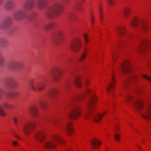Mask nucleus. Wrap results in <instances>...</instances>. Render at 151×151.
Wrapping results in <instances>:
<instances>
[{"instance_id":"15","label":"nucleus","mask_w":151,"mask_h":151,"mask_svg":"<svg viewBox=\"0 0 151 151\" xmlns=\"http://www.w3.org/2000/svg\"><path fill=\"white\" fill-rule=\"evenodd\" d=\"M81 46V41L79 38H77L74 39L72 42L70 48L73 52L78 51Z\"/></svg>"},{"instance_id":"5","label":"nucleus","mask_w":151,"mask_h":151,"mask_svg":"<svg viewBox=\"0 0 151 151\" xmlns=\"http://www.w3.org/2000/svg\"><path fill=\"white\" fill-rule=\"evenodd\" d=\"M13 120L17 126L19 124H21L23 132L26 135L29 134L36 126V123L34 122L28 121L22 123L20 116H14Z\"/></svg>"},{"instance_id":"52","label":"nucleus","mask_w":151,"mask_h":151,"mask_svg":"<svg viewBox=\"0 0 151 151\" xmlns=\"http://www.w3.org/2000/svg\"><path fill=\"white\" fill-rule=\"evenodd\" d=\"M115 130L117 131H118L119 130L118 126L117 125H115Z\"/></svg>"},{"instance_id":"42","label":"nucleus","mask_w":151,"mask_h":151,"mask_svg":"<svg viewBox=\"0 0 151 151\" xmlns=\"http://www.w3.org/2000/svg\"><path fill=\"white\" fill-rule=\"evenodd\" d=\"M142 77L151 83V77L146 75H142Z\"/></svg>"},{"instance_id":"53","label":"nucleus","mask_w":151,"mask_h":151,"mask_svg":"<svg viewBox=\"0 0 151 151\" xmlns=\"http://www.w3.org/2000/svg\"><path fill=\"white\" fill-rule=\"evenodd\" d=\"M136 91V92L138 93H140L141 92V90L137 88L136 91Z\"/></svg>"},{"instance_id":"29","label":"nucleus","mask_w":151,"mask_h":151,"mask_svg":"<svg viewBox=\"0 0 151 151\" xmlns=\"http://www.w3.org/2000/svg\"><path fill=\"white\" fill-rule=\"evenodd\" d=\"M81 77L78 75H76L74 78L73 81V83L76 86L79 88H81L82 86L81 82Z\"/></svg>"},{"instance_id":"8","label":"nucleus","mask_w":151,"mask_h":151,"mask_svg":"<svg viewBox=\"0 0 151 151\" xmlns=\"http://www.w3.org/2000/svg\"><path fill=\"white\" fill-rule=\"evenodd\" d=\"M44 77H43L41 80L31 79L29 83L30 88L33 91H40L44 89L45 86Z\"/></svg>"},{"instance_id":"27","label":"nucleus","mask_w":151,"mask_h":151,"mask_svg":"<svg viewBox=\"0 0 151 151\" xmlns=\"http://www.w3.org/2000/svg\"><path fill=\"white\" fill-rule=\"evenodd\" d=\"M58 92V90L57 89L51 88L48 91L47 95L50 98L53 99L55 97Z\"/></svg>"},{"instance_id":"4","label":"nucleus","mask_w":151,"mask_h":151,"mask_svg":"<svg viewBox=\"0 0 151 151\" xmlns=\"http://www.w3.org/2000/svg\"><path fill=\"white\" fill-rule=\"evenodd\" d=\"M133 105L141 115L144 119L149 120L151 117V103L145 107L144 102L141 99L135 100Z\"/></svg>"},{"instance_id":"30","label":"nucleus","mask_w":151,"mask_h":151,"mask_svg":"<svg viewBox=\"0 0 151 151\" xmlns=\"http://www.w3.org/2000/svg\"><path fill=\"white\" fill-rule=\"evenodd\" d=\"M91 142L92 147L93 148L98 147L101 144V142L98 139H94L91 141Z\"/></svg>"},{"instance_id":"6","label":"nucleus","mask_w":151,"mask_h":151,"mask_svg":"<svg viewBox=\"0 0 151 151\" xmlns=\"http://www.w3.org/2000/svg\"><path fill=\"white\" fill-rule=\"evenodd\" d=\"M63 7L60 2H56L49 6L45 13V16L51 19L59 16L62 11Z\"/></svg>"},{"instance_id":"36","label":"nucleus","mask_w":151,"mask_h":151,"mask_svg":"<svg viewBox=\"0 0 151 151\" xmlns=\"http://www.w3.org/2000/svg\"><path fill=\"white\" fill-rule=\"evenodd\" d=\"M68 17L69 19L73 20H75L77 18L76 14L73 13H71L69 14Z\"/></svg>"},{"instance_id":"49","label":"nucleus","mask_w":151,"mask_h":151,"mask_svg":"<svg viewBox=\"0 0 151 151\" xmlns=\"http://www.w3.org/2000/svg\"><path fill=\"white\" fill-rule=\"evenodd\" d=\"M84 82L86 84H87L89 83L88 80L87 78H85L84 79Z\"/></svg>"},{"instance_id":"19","label":"nucleus","mask_w":151,"mask_h":151,"mask_svg":"<svg viewBox=\"0 0 151 151\" xmlns=\"http://www.w3.org/2000/svg\"><path fill=\"white\" fill-rule=\"evenodd\" d=\"M62 71L58 68H55L52 74V78L55 81H57L61 78Z\"/></svg>"},{"instance_id":"50","label":"nucleus","mask_w":151,"mask_h":151,"mask_svg":"<svg viewBox=\"0 0 151 151\" xmlns=\"http://www.w3.org/2000/svg\"><path fill=\"white\" fill-rule=\"evenodd\" d=\"M107 2L110 4L112 5L113 3V1L112 0H108Z\"/></svg>"},{"instance_id":"16","label":"nucleus","mask_w":151,"mask_h":151,"mask_svg":"<svg viewBox=\"0 0 151 151\" xmlns=\"http://www.w3.org/2000/svg\"><path fill=\"white\" fill-rule=\"evenodd\" d=\"M115 78L114 74L112 73L111 76V79L109 80V83L108 84L106 87V89L107 91L109 93H111V90H113L114 89L115 84Z\"/></svg>"},{"instance_id":"3","label":"nucleus","mask_w":151,"mask_h":151,"mask_svg":"<svg viewBox=\"0 0 151 151\" xmlns=\"http://www.w3.org/2000/svg\"><path fill=\"white\" fill-rule=\"evenodd\" d=\"M97 99L95 95L92 94L87 102L86 111L84 114V116L87 119L91 118L94 121L98 122L100 121L103 116L106 114L107 112L105 111L101 114H97L94 112L93 107Z\"/></svg>"},{"instance_id":"11","label":"nucleus","mask_w":151,"mask_h":151,"mask_svg":"<svg viewBox=\"0 0 151 151\" xmlns=\"http://www.w3.org/2000/svg\"><path fill=\"white\" fill-rule=\"evenodd\" d=\"M53 138L54 141H48L46 142L43 144V146L44 147L47 149L53 148L55 147L56 144L54 142H57L60 144H62L65 142V141L60 135L58 134L54 135Z\"/></svg>"},{"instance_id":"45","label":"nucleus","mask_w":151,"mask_h":151,"mask_svg":"<svg viewBox=\"0 0 151 151\" xmlns=\"http://www.w3.org/2000/svg\"><path fill=\"white\" fill-rule=\"evenodd\" d=\"M114 49L113 48V47H112V46L111 47V52L112 54V58L113 59V60L114 61L116 59V57L114 56Z\"/></svg>"},{"instance_id":"24","label":"nucleus","mask_w":151,"mask_h":151,"mask_svg":"<svg viewBox=\"0 0 151 151\" xmlns=\"http://www.w3.org/2000/svg\"><path fill=\"white\" fill-rule=\"evenodd\" d=\"M35 137L37 140L42 142L45 137V135L42 131H38L35 133Z\"/></svg>"},{"instance_id":"48","label":"nucleus","mask_w":151,"mask_h":151,"mask_svg":"<svg viewBox=\"0 0 151 151\" xmlns=\"http://www.w3.org/2000/svg\"><path fill=\"white\" fill-rule=\"evenodd\" d=\"M91 24H93V17L92 15V14H91Z\"/></svg>"},{"instance_id":"37","label":"nucleus","mask_w":151,"mask_h":151,"mask_svg":"<svg viewBox=\"0 0 151 151\" xmlns=\"http://www.w3.org/2000/svg\"><path fill=\"white\" fill-rule=\"evenodd\" d=\"M133 96L131 94H128L125 96V100L127 101H130L133 99Z\"/></svg>"},{"instance_id":"1","label":"nucleus","mask_w":151,"mask_h":151,"mask_svg":"<svg viewBox=\"0 0 151 151\" xmlns=\"http://www.w3.org/2000/svg\"><path fill=\"white\" fill-rule=\"evenodd\" d=\"M92 93L90 89L87 88L83 93L74 95L66 106L68 109V118L73 120L76 119L81 114V109L79 106L74 104L75 102L82 99L85 96Z\"/></svg>"},{"instance_id":"18","label":"nucleus","mask_w":151,"mask_h":151,"mask_svg":"<svg viewBox=\"0 0 151 151\" xmlns=\"http://www.w3.org/2000/svg\"><path fill=\"white\" fill-rule=\"evenodd\" d=\"M138 79V77L135 75H133L129 76L124 80L123 83V88H127L131 82L133 81L137 80Z\"/></svg>"},{"instance_id":"41","label":"nucleus","mask_w":151,"mask_h":151,"mask_svg":"<svg viewBox=\"0 0 151 151\" xmlns=\"http://www.w3.org/2000/svg\"><path fill=\"white\" fill-rule=\"evenodd\" d=\"M70 83V81H67L63 86V88L65 89H67L68 88Z\"/></svg>"},{"instance_id":"57","label":"nucleus","mask_w":151,"mask_h":151,"mask_svg":"<svg viewBox=\"0 0 151 151\" xmlns=\"http://www.w3.org/2000/svg\"><path fill=\"white\" fill-rule=\"evenodd\" d=\"M67 151H71L70 149H68L67 150Z\"/></svg>"},{"instance_id":"13","label":"nucleus","mask_w":151,"mask_h":151,"mask_svg":"<svg viewBox=\"0 0 151 151\" xmlns=\"http://www.w3.org/2000/svg\"><path fill=\"white\" fill-rule=\"evenodd\" d=\"M63 33L60 30L56 31L53 34L52 37V42L56 45H59L62 41Z\"/></svg>"},{"instance_id":"2","label":"nucleus","mask_w":151,"mask_h":151,"mask_svg":"<svg viewBox=\"0 0 151 151\" xmlns=\"http://www.w3.org/2000/svg\"><path fill=\"white\" fill-rule=\"evenodd\" d=\"M35 5L34 0H28L24 5L23 7L26 10L29 12L27 14L25 11L23 9H20L16 12L13 14L14 19L17 20H21L24 19L29 21L33 20L36 16V13L34 11Z\"/></svg>"},{"instance_id":"20","label":"nucleus","mask_w":151,"mask_h":151,"mask_svg":"<svg viewBox=\"0 0 151 151\" xmlns=\"http://www.w3.org/2000/svg\"><path fill=\"white\" fill-rule=\"evenodd\" d=\"M15 2L12 0H7L4 4V7L5 9L8 11L13 10L15 7Z\"/></svg>"},{"instance_id":"59","label":"nucleus","mask_w":151,"mask_h":151,"mask_svg":"<svg viewBox=\"0 0 151 151\" xmlns=\"http://www.w3.org/2000/svg\"><path fill=\"white\" fill-rule=\"evenodd\" d=\"M82 1H84V0H81Z\"/></svg>"},{"instance_id":"34","label":"nucleus","mask_w":151,"mask_h":151,"mask_svg":"<svg viewBox=\"0 0 151 151\" xmlns=\"http://www.w3.org/2000/svg\"><path fill=\"white\" fill-rule=\"evenodd\" d=\"M5 61V58L2 55L0 51V67H1L3 65Z\"/></svg>"},{"instance_id":"9","label":"nucleus","mask_w":151,"mask_h":151,"mask_svg":"<svg viewBox=\"0 0 151 151\" xmlns=\"http://www.w3.org/2000/svg\"><path fill=\"white\" fill-rule=\"evenodd\" d=\"M129 23L132 27H138L143 31L147 30L148 29L147 22L144 19H139L137 17H134Z\"/></svg>"},{"instance_id":"58","label":"nucleus","mask_w":151,"mask_h":151,"mask_svg":"<svg viewBox=\"0 0 151 151\" xmlns=\"http://www.w3.org/2000/svg\"><path fill=\"white\" fill-rule=\"evenodd\" d=\"M73 73H74V72L73 71H72L71 72V74H73Z\"/></svg>"},{"instance_id":"54","label":"nucleus","mask_w":151,"mask_h":151,"mask_svg":"<svg viewBox=\"0 0 151 151\" xmlns=\"http://www.w3.org/2000/svg\"><path fill=\"white\" fill-rule=\"evenodd\" d=\"M12 132L13 133H14V136L16 137L17 138H19L18 135H17V134H16L15 133H14V131H12Z\"/></svg>"},{"instance_id":"22","label":"nucleus","mask_w":151,"mask_h":151,"mask_svg":"<svg viewBox=\"0 0 151 151\" xmlns=\"http://www.w3.org/2000/svg\"><path fill=\"white\" fill-rule=\"evenodd\" d=\"M5 107L7 108H10L13 107L12 104H8L6 102L3 101L0 103V115L5 116L6 115V112L3 107Z\"/></svg>"},{"instance_id":"10","label":"nucleus","mask_w":151,"mask_h":151,"mask_svg":"<svg viewBox=\"0 0 151 151\" xmlns=\"http://www.w3.org/2000/svg\"><path fill=\"white\" fill-rule=\"evenodd\" d=\"M12 19L9 17H6L3 19L0 25V29L7 30L8 34L12 35L14 33V29L11 28Z\"/></svg>"},{"instance_id":"23","label":"nucleus","mask_w":151,"mask_h":151,"mask_svg":"<svg viewBox=\"0 0 151 151\" xmlns=\"http://www.w3.org/2000/svg\"><path fill=\"white\" fill-rule=\"evenodd\" d=\"M86 55V51H84L81 55L76 59H73L71 58H68L65 61V63L66 64H68L69 62L73 61L75 60L77 61H81L85 59Z\"/></svg>"},{"instance_id":"21","label":"nucleus","mask_w":151,"mask_h":151,"mask_svg":"<svg viewBox=\"0 0 151 151\" xmlns=\"http://www.w3.org/2000/svg\"><path fill=\"white\" fill-rule=\"evenodd\" d=\"M50 120L54 123L56 124L61 123L62 121L58 119H51L47 115H43L42 117H40L37 120L38 122H40V121H46Z\"/></svg>"},{"instance_id":"7","label":"nucleus","mask_w":151,"mask_h":151,"mask_svg":"<svg viewBox=\"0 0 151 151\" xmlns=\"http://www.w3.org/2000/svg\"><path fill=\"white\" fill-rule=\"evenodd\" d=\"M115 30L119 36L124 37L123 39L119 40L118 42V44L116 45L117 47L119 49L125 45L128 39L134 37L130 34H126V30L124 27H116Z\"/></svg>"},{"instance_id":"25","label":"nucleus","mask_w":151,"mask_h":151,"mask_svg":"<svg viewBox=\"0 0 151 151\" xmlns=\"http://www.w3.org/2000/svg\"><path fill=\"white\" fill-rule=\"evenodd\" d=\"M19 65V62L15 60L12 61L8 64L7 67L10 70H14L17 69Z\"/></svg>"},{"instance_id":"55","label":"nucleus","mask_w":151,"mask_h":151,"mask_svg":"<svg viewBox=\"0 0 151 151\" xmlns=\"http://www.w3.org/2000/svg\"><path fill=\"white\" fill-rule=\"evenodd\" d=\"M3 2V0H0V6L1 5Z\"/></svg>"},{"instance_id":"44","label":"nucleus","mask_w":151,"mask_h":151,"mask_svg":"<svg viewBox=\"0 0 151 151\" xmlns=\"http://www.w3.org/2000/svg\"><path fill=\"white\" fill-rule=\"evenodd\" d=\"M99 12L100 20L101 21L102 19V9L101 6H99Z\"/></svg>"},{"instance_id":"33","label":"nucleus","mask_w":151,"mask_h":151,"mask_svg":"<svg viewBox=\"0 0 151 151\" xmlns=\"http://www.w3.org/2000/svg\"><path fill=\"white\" fill-rule=\"evenodd\" d=\"M130 12V9L129 8L127 7H126L124 8L122 11L123 13V14L124 16L126 17L128 16Z\"/></svg>"},{"instance_id":"26","label":"nucleus","mask_w":151,"mask_h":151,"mask_svg":"<svg viewBox=\"0 0 151 151\" xmlns=\"http://www.w3.org/2000/svg\"><path fill=\"white\" fill-rule=\"evenodd\" d=\"M29 112L34 117H37L39 115L38 108L36 106H33L29 108L28 109Z\"/></svg>"},{"instance_id":"51","label":"nucleus","mask_w":151,"mask_h":151,"mask_svg":"<svg viewBox=\"0 0 151 151\" xmlns=\"http://www.w3.org/2000/svg\"><path fill=\"white\" fill-rule=\"evenodd\" d=\"M63 1L64 3L65 4H67L68 3L70 0H62Z\"/></svg>"},{"instance_id":"43","label":"nucleus","mask_w":151,"mask_h":151,"mask_svg":"<svg viewBox=\"0 0 151 151\" xmlns=\"http://www.w3.org/2000/svg\"><path fill=\"white\" fill-rule=\"evenodd\" d=\"M83 36L85 42L86 43H87L88 41V39L87 34L86 33H84Z\"/></svg>"},{"instance_id":"28","label":"nucleus","mask_w":151,"mask_h":151,"mask_svg":"<svg viewBox=\"0 0 151 151\" xmlns=\"http://www.w3.org/2000/svg\"><path fill=\"white\" fill-rule=\"evenodd\" d=\"M65 129L69 135L73 133L74 130L71 122L67 121L65 124Z\"/></svg>"},{"instance_id":"39","label":"nucleus","mask_w":151,"mask_h":151,"mask_svg":"<svg viewBox=\"0 0 151 151\" xmlns=\"http://www.w3.org/2000/svg\"><path fill=\"white\" fill-rule=\"evenodd\" d=\"M114 137L116 140L117 142H119V140L120 138V136L119 134L117 133L116 132H114Z\"/></svg>"},{"instance_id":"56","label":"nucleus","mask_w":151,"mask_h":151,"mask_svg":"<svg viewBox=\"0 0 151 151\" xmlns=\"http://www.w3.org/2000/svg\"><path fill=\"white\" fill-rule=\"evenodd\" d=\"M136 146L139 149H141L142 150V149H141V147L139 145H137Z\"/></svg>"},{"instance_id":"40","label":"nucleus","mask_w":151,"mask_h":151,"mask_svg":"<svg viewBox=\"0 0 151 151\" xmlns=\"http://www.w3.org/2000/svg\"><path fill=\"white\" fill-rule=\"evenodd\" d=\"M76 9L78 11L80 12L83 9V8L82 7L81 4L78 3L76 5Z\"/></svg>"},{"instance_id":"35","label":"nucleus","mask_w":151,"mask_h":151,"mask_svg":"<svg viewBox=\"0 0 151 151\" xmlns=\"http://www.w3.org/2000/svg\"><path fill=\"white\" fill-rule=\"evenodd\" d=\"M18 92H14L10 93L8 96L7 97L9 98H14L16 97L19 95Z\"/></svg>"},{"instance_id":"14","label":"nucleus","mask_w":151,"mask_h":151,"mask_svg":"<svg viewBox=\"0 0 151 151\" xmlns=\"http://www.w3.org/2000/svg\"><path fill=\"white\" fill-rule=\"evenodd\" d=\"M151 44V41L147 39H144L140 42L137 50L140 52L144 53L145 50Z\"/></svg>"},{"instance_id":"47","label":"nucleus","mask_w":151,"mask_h":151,"mask_svg":"<svg viewBox=\"0 0 151 151\" xmlns=\"http://www.w3.org/2000/svg\"><path fill=\"white\" fill-rule=\"evenodd\" d=\"M3 92V90L0 87V98L2 96V93Z\"/></svg>"},{"instance_id":"12","label":"nucleus","mask_w":151,"mask_h":151,"mask_svg":"<svg viewBox=\"0 0 151 151\" xmlns=\"http://www.w3.org/2000/svg\"><path fill=\"white\" fill-rule=\"evenodd\" d=\"M121 71L124 74H130L133 71L131 66L130 61L127 60L122 62L119 65Z\"/></svg>"},{"instance_id":"32","label":"nucleus","mask_w":151,"mask_h":151,"mask_svg":"<svg viewBox=\"0 0 151 151\" xmlns=\"http://www.w3.org/2000/svg\"><path fill=\"white\" fill-rule=\"evenodd\" d=\"M38 106L41 108L44 109L47 106V104L45 101L42 100L39 102Z\"/></svg>"},{"instance_id":"46","label":"nucleus","mask_w":151,"mask_h":151,"mask_svg":"<svg viewBox=\"0 0 151 151\" xmlns=\"http://www.w3.org/2000/svg\"><path fill=\"white\" fill-rule=\"evenodd\" d=\"M12 144L13 145L14 147H18L19 145L17 142L15 141H13Z\"/></svg>"},{"instance_id":"31","label":"nucleus","mask_w":151,"mask_h":151,"mask_svg":"<svg viewBox=\"0 0 151 151\" xmlns=\"http://www.w3.org/2000/svg\"><path fill=\"white\" fill-rule=\"evenodd\" d=\"M55 25L54 23H50L44 25L43 26V28L45 30H47L53 28Z\"/></svg>"},{"instance_id":"38","label":"nucleus","mask_w":151,"mask_h":151,"mask_svg":"<svg viewBox=\"0 0 151 151\" xmlns=\"http://www.w3.org/2000/svg\"><path fill=\"white\" fill-rule=\"evenodd\" d=\"M6 43V40L4 38H0V47H2Z\"/></svg>"},{"instance_id":"17","label":"nucleus","mask_w":151,"mask_h":151,"mask_svg":"<svg viewBox=\"0 0 151 151\" xmlns=\"http://www.w3.org/2000/svg\"><path fill=\"white\" fill-rule=\"evenodd\" d=\"M4 82L6 86L8 88H14L16 85V82L13 78L10 76L7 77L5 78Z\"/></svg>"}]
</instances>
